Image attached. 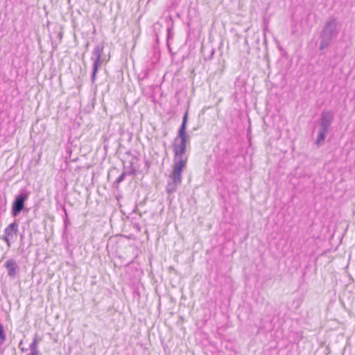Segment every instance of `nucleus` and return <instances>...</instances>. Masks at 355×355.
<instances>
[{"label": "nucleus", "mask_w": 355, "mask_h": 355, "mask_svg": "<svg viewBox=\"0 0 355 355\" xmlns=\"http://www.w3.org/2000/svg\"><path fill=\"white\" fill-rule=\"evenodd\" d=\"M64 211L65 212L66 216H67L66 209L64 207Z\"/></svg>", "instance_id": "13"}, {"label": "nucleus", "mask_w": 355, "mask_h": 355, "mask_svg": "<svg viewBox=\"0 0 355 355\" xmlns=\"http://www.w3.org/2000/svg\"><path fill=\"white\" fill-rule=\"evenodd\" d=\"M18 232V225L15 222L10 223L4 230V236L10 237L11 239L14 235H16Z\"/></svg>", "instance_id": "8"}, {"label": "nucleus", "mask_w": 355, "mask_h": 355, "mask_svg": "<svg viewBox=\"0 0 355 355\" xmlns=\"http://www.w3.org/2000/svg\"><path fill=\"white\" fill-rule=\"evenodd\" d=\"M183 169L173 167V171L169 175V178L171 180V182H168L166 186V192L168 194H171L176 191L178 187L182 182V173Z\"/></svg>", "instance_id": "6"}, {"label": "nucleus", "mask_w": 355, "mask_h": 355, "mask_svg": "<svg viewBox=\"0 0 355 355\" xmlns=\"http://www.w3.org/2000/svg\"><path fill=\"white\" fill-rule=\"evenodd\" d=\"M4 266L7 269L8 275L12 278L15 277L19 270L16 261L12 259H10L6 261Z\"/></svg>", "instance_id": "7"}, {"label": "nucleus", "mask_w": 355, "mask_h": 355, "mask_svg": "<svg viewBox=\"0 0 355 355\" xmlns=\"http://www.w3.org/2000/svg\"><path fill=\"white\" fill-rule=\"evenodd\" d=\"M38 342L36 337L34 338L33 342L29 345L30 350H38L37 349Z\"/></svg>", "instance_id": "10"}, {"label": "nucleus", "mask_w": 355, "mask_h": 355, "mask_svg": "<svg viewBox=\"0 0 355 355\" xmlns=\"http://www.w3.org/2000/svg\"><path fill=\"white\" fill-rule=\"evenodd\" d=\"M334 114L331 110L323 111L320 114V126L315 144L320 146L324 143L329 128L333 122Z\"/></svg>", "instance_id": "3"}, {"label": "nucleus", "mask_w": 355, "mask_h": 355, "mask_svg": "<svg viewBox=\"0 0 355 355\" xmlns=\"http://www.w3.org/2000/svg\"><path fill=\"white\" fill-rule=\"evenodd\" d=\"M136 173V169L133 167L132 163L130 162V169L128 171H123L119 175V177L116 180L117 183H121L123 182L127 175H135Z\"/></svg>", "instance_id": "9"}, {"label": "nucleus", "mask_w": 355, "mask_h": 355, "mask_svg": "<svg viewBox=\"0 0 355 355\" xmlns=\"http://www.w3.org/2000/svg\"><path fill=\"white\" fill-rule=\"evenodd\" d=\"M10 237H8V236H3V240L6 243L8 247H10Z\"/></svg>", "instance_id": "11"}, {"label": "nucleus", "mask_w": 355, "mask_h": 355, "mask_svg": "<svg viewBox=\"0 0 355 355\" xmlns=\"http://www.w3.org/2000/svg\"><path fill=\"white\" fill-rule=\"evenodd\" d=\"M28 355H41L39 350H31V353Z\"/></svg>", "instance_id": "12"}, {"label": "nucleus", "mask_w": 355, "mask_h": 355, "mask_svg": "<svg viewBox=\"0 0 355 355\" xmlns=\"http://www.w3.org/2000/svg\"><path fill=\"white\" fill-rule=\"evenodd\" d=\"M188 122V112L183 116L182 122L178 132V136L174 139L173 150L174 153V168L184 169L187 162L185 155L187 143L189 141V136L187 134Z\"/></svg>", "instance_id": "1"}, {"label": "nucleus", "mask_w": 355, "mask_h": 355, "mask_svg": "<svg viewBox=\"0 0 355 355\" xmlns=\"http://www.w3.org/2000/svg\"><path fill=\"white\" fill-rule=\"evenodd\" d=\"M214 50H212V51H211V55H213V54H214Z\"/></svg>", "instance_id": "15"}, {"label": "nucleus", "mask_w": 355, "mask_h": 355, "mask_svg": "<svg viewBox=\"0 0 355 355\" xmlns=\"http://www.w3.org/2000/svg\"><path fill=\"white\" fill-rule=\"evenodd\" d=\"M28 198V193L26 191H21L15 198L12 205L11 214L12 216L16 217L25 208V202Z\"/></svg>", "instance_id": "5"}, {"label": "nucleus", "mask_w": 355, "mask_h": 355, "mask_svg": "<svg viewBox=\"0 0 355 355\" xmlns=\"http://www.w3.org/2000/svg\"><path fill=\"white\" fill-rule=\"evenodd\" d=\"M169 35H170V31H169V29H168V37H169Z\"/></svg>", "instance_id": "14"}, {"label": "nucleus", "mask_w": 355, "mask_h": 355, "mask_svg": "<svg viewBox=\"0 0 355 355\" xmlns=\"http://www.w3.org/2000/svg\"><path fill=\"white\" fill-rule=\"evenodd\" d=\"M104 46L103 44L96 45L92 51L91 59L93 60L91 82L94 84L96 80V74L102 62V53Z\"/></svg>", "instance_id": "4"}, {"label": "nucleus", "mask_w": 355, "mask_h": 355, "mask_svg": "<svg viewBox=\"0 0 355 355\" xmlns=\"http://www.w3.org/2000/svg\"><path fill=\"white\" fill-rule=\"evenodd\" d=\"M337 21L335 18H331L326 21L320 34V49L324 50L327 48L332 40L337 36Z\"/></svg>", "instance_id": "2"}]
</instances>
